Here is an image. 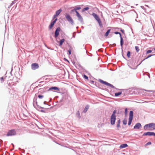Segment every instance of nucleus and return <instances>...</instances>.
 <instances>
[{
  "label": "nucleus",
  "instance_id": "nucleus-40",
  "mask_svg": "<svg viewBox=\"0 0 155 155\" xmlns=\"http://www.w3.org/2000/svg\"><path fill=\"white\" fill-rule=\"evenodd\" d=\"M86 73H87L88 75H89V78L90 79H91V78H93L94 79H95V78H94L91 75V74L89 73V72H88V71H86Z\"/></svg>",
  "mask_w": 155,
  "mask_h": 155
},
{
  "label": "nucleus",
  "instance_id": "nucleus-53",
  "mask_svg": "<svg viewBox=\"0 0 155 155\" xmlns=\"http://www.w3.org/2000/svg\"><path fill=\"white\" fill-rule=\"evenodd\" d=\"M141 7L144 10H145V12H146V8H145L143 6H141Z\"/></svg>",
  "mask_w": 155,
  "mask_h": 155
},
{
  "label": "nucleus",
  "instance_id": "nucleus-24",
  "mask_svg": "<svg viewBox=\"0 0 155 155\" xmlns=\"http://www.w3.org/2000/svg\"><path fill=\"white\" fill-rule=\"evenodd\" d=\"M128 147V145L127 143H125L120 145L119 147V148L120 149H123L126 148Z\"/></svg>",
  "mask_w": 155,
  "mask_h": 155
},
{
  "label": "nucleus",
  "instance_id": "nucleus-35",
  "mask_svg": "<svg viewBox=\"0 0 155 155\" xmlns=\"http://www.w3.org/2000/svg\"><path fill=\"white\" fill-rule=\"evenodd\" d=\"M76 115L78 117V118L79 119H80L81 117V116L80 115V112L79 110L76 113Z\"/></svg>",
  "mask_w": 155,
  "mask_h": 155
},
{
  "label": "nucleus",
  "instance_id": "nucleus-32",
  "mask_svg": "<svg viewBox=\"0 0 155 155\" xmlns=\"http://www.w3.org/2000/svg\"><path fill=\"white\" fill-rule=\"evenodd\" d=\"M90 9L88 6H87L86 7H85L83 9H82L81 12H85V11H87L89 10Z\"/></svg>",
  "mask_w": 155,
  "mask_h": 155
},
{
  "label": "nucleus",
  "instance_id": "nucleus-52",
  "mask_svg": "<svg viewBox=\"0 0 155 155\" xmlns=\"http://www.w3.org/2000/svg\"><path fill=\"white\" fill-rule=\"evenodd\" d=\"M4 78L3 77H2L0 78V79L2 83L4 81Z\"/></svg>",
  "mask_w": 155,
  "mask_h": 155
},
{
  "label": "nucleus",
  "instance_id": "nucleus-4",
  "mask_svg": "<svg viewBox=\"0 0 155 155\" xmlns=\"http://www.w3.org/2000/svg\"><path fill=\"white\" fill-rule=\"evenodd\" d=\"M65 17L67 20L70 23L71 25H74V21L69 13L67 12L65 13Z\"/></svg>",
  "mask_w": 155,
  "mask_h": 155
},
{
  "label": "nucleus",
  "instance_id": "nucleus-38",
  "mask_svg": "<svg viewBox=\"0 0 155 155\" xmlns=\"http://www.w3.org/2000/svg\"><path fill=\"white\" fill-rule=\"evenodd\" d=\"M134 88H132L129 89H127V90H130L129 93V94L132 95L131 93H132V91H133L134 90Z\"/></svg>",
  "mask_w": 155,
  "mask_h": 155
},
{
  "label": "nucleus",
  "instance_id": "nucleus-54",
  "mask_svg": "<svg viewBox=\"0 0 155 155\" xmlns=\"http://www.w3.org/2000/svg\"><path fill=\"white\" fill-rule=\"evenodd\" d=\"M15 1H12L10 4V6H12L14 4H15Z\"/></svg>",
  "mask_w": 155,
  "mask_h": 155
},
{
  "label": "nucleus",
  "instance_id": "nucleus-2",
  "mask_svg": "<svg viewBox=\"0 0 155 155\" xmlns=\"http://www.w3.org/2000/svg\"><path fill=\"white\" fill-rule=\"evenodd\" d=\"M98 81L100 83H101L102 84H103L107 86H108L113 88L116 89L117 90L122 91V89H119L117 88H116L115 86H113L111 84L106 81H104L101 79H98Z\"/></svg>",
  "mask_w": 155,
  "mask_h": 155
},
{
  "label": "nucleus",
  "instance_id": "nucleus-12",
  "mask_svg": "<svg viewBox=\"0 0 155 155\" xmlns=\"http://www.w3.org/2000/svg\"><path fill=\"white\" fill-rule=\"evenodd\" d=\"M62 9L61 8H60L57 10L55 12V14L52 17L53 19H54L56 18L58 16L60 13L62 12Z\"/></svg>",
  "mask_w": 155,
  "mask_h": 155
},
{
  "label": "nucleus",
  "instance_id": "nucleus-31",
  "mask_svg": "<svg viewBox=\"0 0 155 155\" xmlns=\"http://www.w3.org/2000/svg\"><path fill=\"white\" fill-rule=\"evenodd\" d=\"M122 92L119 91L117 92H116L114 94V96L115 97H117L119 96L120 95L122 94Z\"/></svg>",
  "mask_w": 155,
  "mask_h": 155
},
{
  "label": "nucleus",
  "instance_id": "nucleus-6",
  "mask_svg": "<svg viewBox=\"0 0 155 155\" xmlns=\"http://www.w3.org/2000/svg\"><path fill=\"white\" fill-rule=\"evenodd\" d=\"M114 34L116 35H119L120 38V45L122 49L123 48V45L124 44V40L123 38L122 37V34L121 33L118 31H115L114 32Z\"/></svg>",
  "mask_w": 155,
  "mask_h": 155
},
{
  "label": "nucleus",
  "instance_id": "nucleus-7",
  "mask_svg": "<svg viewBox=\"0 0 155 155\" xmlns=\"http://www.w3.org/2000/svg\"><path fill=\"white\" fill-rule=\"evenodd\" d=\"M47 91H52L58 93H60V92H59L60 88L56 86H51L49 88L48 90Z\"/></svg>",
  "mask_w": 155,
  "mask_h": 155
},
{
  "label": "nucleus",
  "instance_id": "nucleus-26",
  "mask_svg": "<svg viewBox=\"0 0 155 155\" xmlns=\"http://www.w3.org/2000/svg\"><path fill=\"white\" fill-rule=\"evenodd\" d=\"M68 47H70V48L68 51V55H70L71 54V50L72 49V48L71 47L69 44L68 45Z\"/></svg>",
  "mask_w": 155,
  "mask_h": 155
},
{
  "label": "nucleus",
  "instance_id": "nucleus-36",
  "mask_svg": "<svg viewBox=\"0 0 155 155\" xmlns=\"http://www.w3.org/2000/svg\"><path fill=\"white\" fill-rule=\"evenodd\" d=\"M117 113V110L116 109H115L112 112V113L111 116H116L115 114Z\"/></svg>",
  "mask_w": 155,
  "mask_h": 155
},
{
  "label": "nucleus",
  "instance_id": "nucleus-48",
  "mask_svg": "<svg viewBox=\"0 0 155 155\" xmlns=\"http://www.w3.org/2000/svg\"><path fill=\"white\" fill-rule=\"evenodd\" d=\"M44 97V95H39L38 96V97L40 99H42Z\"/></svg>",
  "mask_w": 155,
  "mask_h": 155
},
{
  "label": "nucleus",
  "instance_id": "nucleus-29",
  "mask_svg": "<svg viewBox=\"0 0 155 155\" xmlns=\"http://www.w3.org/2000/svg\"><path fill=\"white\" fill-rule=\"evenodd\" d=\"M83 78L85 80V81L87 80V81H89V78L85 74H84L82 75Z\"/></svg>",
  "mask_w": 155,
  "mask_h": 155
},
{
  "label": "nucleus",
  "instance_id": "nucleus-64",
  "mask_svg": "<svg viewBox=\"0 0 155 155\" xmlns=\"http://www.w3.org/2000/svg\"><path fill=\"white\" fill-rule=\"evenodd\" d=\"M72 63L74 65H75V62L74 61H72Z\"/></svg>",
  "mask_w": 155,
  "mask_h": 155
},
{
  "label": "nucleus",
  "instance_id": "nucleus-18",
  "mask_svg": "<svg viewBox=\"0 0 155 155\" xmlns=\"http://www.w3.org/2000/svg\"><path fill=\"white\" fill-rule=\"evenodd\" d=\"M129 61L130 62L129 63L130 64L131 66H133L135 65V64L136 63V61L135 59L133 58Z\"/></svg>",
  "mask_w": 155,
  "mask_h": 155
},
{
  "label": "nucleus",
  "instance_id": "nucleus-10",
  "mask_svg": "<svg viewBox=\"0 0 155 155\" xmlns=\"http://www.w3.org/2000/svg\"><path fill=\"white\" fill-rule=\"evenodd\" d=\"M61 29L60 27L57 28L55 31H54V37L56 38L58 36L60 32H61Z\"/></svg>",
  "mask_w": 155,
  "mask_h": 155
},
{
  "label": "nucleus",
  "instance_id": "nucleus-39",
  "mask_svg": "<svg viewBox=\"0 0 155 155\" xmlns=\"http://www.w3.org/2000/svg\"><path fill=\"white\" fill-rule=\"evenodd\" d=\"M123 124L124 125H126L127 124V121L126 119H124L122 121Z\"/></svg>",
  "mask_w": 155,
  "mask_h": 155
},
{
  "label": "nucleus",
  "instance_id": "nucleus-30",
  "mask_svg": "<svg viewBox=\"0 0 155 155\" xmlns=\"http://www.w3.org/2000/svg\"><path fill=\"white\" fill-rule=\"evenodd\" d=\"M111 31L110 29H108L104 34V36L105 37L108 36Z\"/></svg>",
  "mask_w": 155,
  "mask_h": 155
},
{
  "label": "nucleus",
  "instance_id": "nucleus-58",
  "mask_svg": "<svg viewBox=\"0 0 155 155\" xmlns=\"http://www.w3.org/2000/svg\"><path fill=\"white\" fill-rule=\"evenodd\" d=\"M46 82H44V81H41L40 82H39V83H43V84L42 85V86L45 83H46Z\"/></svg>",
  "mask_w": 155,
  "mask_h": 155
},
{
  "label": "nucleus",
  "instance_id": "nucleus-15",
  "mask_svg": "<svg viewBox=\"0 0 155 155\" xmlns=\"http://www.w3.org/2000/svg\"><path fill=\"white\" fill-rule=\"evenodd\" d=\"M39 68V64L37 63H35L31 64V68L33 70H35Z\"/></svg>",
  "mask_w": 155,
  "mask_h": 155
},
{
  "label": "nucleus",
  "instance_id": "nucleus-8",
  "mask_svg": "<svg viewBox=\"0 0 155 155\" xmlns=\"http://www.w3.org/2000/svg\"><path fill=\"white\" fill-rule=\"evenodd\" d=\"M16 132L15 129H12L9 130L6 135L7 136H12L16 135Z\"/></svg>",
  "mask_w": 155,
  "mask_h": 155
},
{
  "label": "nucleus",
  "instance_id": "nucleus-50",
  "mask_svg": "<svg viewBox=\"0 0 155 155\" xmlns=\"http://www.w3.org/2000/svg\"><path fill=\"white\" fill-rule=\"evenodd\" d=\"M86 54H87V55H88V56H90V57H92L93 55V54H91V53H87V51H86Z\"/></svg>",
  "mask_w": 155,
  "mask_h": 155
},
{
  "label": "nucleus",
  "instance_id": "nucleus-33",
  "mask_svg": "<svg viewBox=\"0 0 155 155\" xmlns=\"http://www.w3.org/2000/svg\"><path fill=\"white\" fill-rule=\"evenodd\" d=\"M66 99V95H63L61 99L60 100L59 102L61 103L63 101H64Z\"/></svg>",
  "mask_w": 155,
  "mask_h": 155
},
{
  "label": "nucleus",
  "instance_id": "nucleus-46",
  "mask_svg": "<svg viewBox=\"0 0 155 155\" xmlns=\"http://www.w3.org/2000/svg\"><path fill=\"white\" fill-rule=\"evenodd\" d=\"M152 52V50H147L146 54H147L149 53H151Z\"/></svg>",
  "mask_w": 155,
  "mask_h": 155
},
{
  "label": "nucleus",
  "instance_id": "nucleus-51",
  "mask_svg": "<svg viewBox=\"0 0 155 155\" xmlns=\"http://www.w3.org/2000/svg\"><path fill=\"white\" fill-rule=\"evenodd\" d=\"M63 60L65 61H67V62H68V63H70V62H69V60H68L66 58H63Z\"/></svg>",
  "mask_w": 155,
  "mask_h": 155
},
{
  "label": "nucleus",
  "instance_id": "nucleus-62",
  "mask_svg": "<svg viewBox=\"0 0 155 155\" xmlns=\"http://www.w3.org/2000/svg\"><path fill=\"white\" fill-rule=\"evenodd\" d=\"M98 51L101 52H102V50L101 49H99L98 50Z\"/></svg>",
  "mask_w": 155,
  "mask_h": 155
},
{
  "label": "nucleus",
  "instance_id": "nucleus-59",
  "mask_svg": "<svg viewBox=\"0 0 155 155\" xmlns=\"http://www.w3.org/2000/svg\"><path fill=\"white\" fill-rule=\"evenodd\" d=\"M45 47H46L48 49H51V50H53V49H51L48 46L46 45H45Z\"/></svg>",
  "mask_w": 155,
  "mask_h": 155
},
{
  "label": "nucleus",
  "instance_id": "nucleus-16",
  "mask_svg": "<svg viewBox=\"0 0 155 155\" xmlns=\"http://www.w3.org/2000/svg\"><path fill=\"white\" fill-rule=\"evenodd\" d=\"M122 91H123L122 94L123 95V97L127 95H128L129 93V90L124 89H122Z\"/></svg>",
  "mask_w": 155,
  "mask_h": 155
},
{
  "label": "nucleus",
  "instance_id": "nucleus-60",
  "mask_svg": "<svg viewBox=\"0 0 155 155\" xmlns=\"http://www.w3.org/2000/svg\"><path fill=\"white\" fill-rule=\"evenodd\" d=\"M121 50H122V49H121ZM123 50L122 49V56L123 57V58L125 59H126L125 57L123 55Z\"/></svg>",
  "mask_w": 155,
  "mask_h": 155
},
{
  "label": "nucleus",
  "instance_id": "nucleus-42",
  "mask_svg": "<svg viewBox=\"0 0 155 155\" xmlns=\"http://www.w3.org/2000/svg\"><path fill=\"white\" fill-rule=\"evenodd\" d=\"M152 144V143L150 141H149L147 142L146 143L145 145V147H146L148 145H150Z\"/></svg>",
  "mask_w": 155,
  "mask_h": 155
},
{
  "label": "nucleus",
  "instance_id": "nucleus-14",
  "mask_svg": "<svg viewBox=\"0 0 155 155\" xmlns=\"http://www.w3.org/2000/svg\"><path fill=\"white\" fill-rule=\"evenodd\" d=\"M76 15L78 18V20L82 24H84L83 18L79 13H76Z\"/></svg>",
  "mask_w": 155,
  "mask_h": 155
},
{
  "label": "nucleus",
  "instance_id": "nucleus-47",
  "mask_svg": "<svg viewBox=\"0 0 155 155\" xmlns=\"http://www.w3.org/2000/svg\"><path fill=\"white\" fill-rule=\"evenodd\" d=\"M128 114V110L127 108H126L124 111V114L125 115H127Z\"/></svg>",
  "mask_w": 155,
  "mask_h": 155
},
{
  "label": "nucleus",
  "instance_id": "nucleus-3",
  "mask_svg": "<svg viewBox=\"0 0 155 155\" xmlns=\"http://www.w3.org/2000/svg\"><path fill=\"white\" fill-rule=\"evenodd\" d=\"M92 15L97 21L99 26L101 28L103 27L102 23L99 16L96 13L94 12L92 13Z\"/></svg>",
  "mask_w": 155,
  "mask_h": 155
},
{
  "label": "nucleus",
  "instance_id": "nucleus-57",
  "mask_svg": "<svg viewBox=\"0 0 155 155\" xmlns=\"http://www.w3.org/2000/svg\"><path fill=\"white\" fill-rule=\"evenodd\" d=\"M144 90L146 91L149 92H151L153 91L152 90Z\"/></svg>",
  "mask_w": 155,
  "mask_h": 155
},
{
  "label": "nucleus",
  "instance_id": "nucleus-5",
  "mask_svg": "<svg viewBox=\"0 0 155 155\" xmlns=\"http://www.w3.org/2000/svg\"><path fill=\"white\" fill-rule=\"evenodd\" d=\"M134 117V112L132 110H130L129 112V117L128 118V125L130 126L132 122Z\"/></svg>",
  "mask_w": 155,
  "mask_h": 155
},
{
  "label": "nucleus",
  "instance_id": "nucleus-20",
  "mask_svg": "<svg viewBox=\"0 0 155 155\" xmlns=\"http://www.w3.org/2000/svg\"><path fill=\"white\" fill-rule=\"evenodd\" d=\"M151 131H147L144 132L143 134V136H151Z\"/></svg>",
  "mask_w": 155,
  "mask_h": 155
},
{
  "label": "nucleus",
  "instance_id": "nucleus-21",
  "mask_svg": "<svg viewBox=\"0 0 155 155\" xmlns=\"http://www.w3.org/2000/svg\"><path fill=\"white\" fill-rule=\"evenodd\" d=\"M121 122L120 119L119 118H118V119L117 120V126L116 127L117 128V130H119V128L120 127V125Z\"/></svg>",
  "mask_w": 155,
  "mask_h": 155
},
{
  "label": "nucleus",
  "instance_id": "nucleus-22",
  "mask_svg": "<svg viewBox=\"0 0 155 155\" xmlns=\"http://www.w3.org/2000/svg\"><path fill=\"white\" fill-rule=\"evenodd\" d=\"M89 105L88 104L86 105L84 108V110L83 111V113H86V112L88 110L89 107Z\"/></svg>",
  "mask_w": 155,
  "mask_h": 155
},
{
  "label": "nucleus",
  "instance_id": "nucleus-45",
  "mask_svg": "<svg viewBox=\"0 0 155 155\" xmlns=\"http://www.w3.org/2000/svg\"><path fill=\"white\" fill-rule=\"evenodd\" d=\"M88 82L91 84H94V81L91 80L89 79V81H88Z\"/></svg>",
  "mask_w": 155,
  "mask_h": 155
},
{
  "label": "nucleus",
  "instance_id": "nucleus-17",
  "mask_svg": "<svg viewBox=\"0 0 155 155\" xmlns=\"http://www.w3.org/2000/svg\"><path fill=\"white\" fill-rule=\"evenodd\" d=\"M141 127L142 125L139 122H138L136 124L135 126L134 127V129L139 130Z\"/></svg>",
  "mask_w": 155,
  "mask_h": 155
},
{
  "label": "nucleus",
  "instance_id": "nucleus-44",
  "mask_svg": "<svg viewBox=\"0 0 155 155\" xmlns=\"http://www.w3.org/2000/svg\"><path fill=\"white\" fill-rule=\"evenodd\" d=\"M60 33L61 34V37L63 38L64 36V35H65V33L62 30Z\"/></svg>",
  "mask_w": 155,
  "mask_h": 155
},
{
  "label": "nucleus",
  "instance_id": "nucleus-23",
  "mask_svg": "<svg viewBox=\"0 0 155 155\" xmlns=\"http://www.w3.org/2000/svg\"><path fill=\"white\" fill-rule=\"evenodd\" d=\"M94 85H95L97 87H98L100 89H101L103 90H105V91L107 90V89H105L104 88H101L100 86L99 85V83L97 82H94Z\"/></svg>",
  "mask_w": 155,
  "mask_h": 155
},
{
  "label": "nucleus",
  "instance_id": "nucleus-37",
  "mask_svg": "<svg viewBox=\"0 0 155 155\" xmlns=\"http://www.w3.org/2000/svg\"><path fill=\"white\" fill-rule=\"evenodd\" d=\"M127 56L128 58H130L131 55V52L130 51H127Z\"/></svg>",
  "mask_w": 155,
  "mask_h": 155
},
{
  "label": "nucleus",
  "instance_id": "nucleus-56",
  "mask_svg": "<svg viewBox=\"0 0 155 155\" xmlns=\"http://www.w3.org/2000/svg\"><path fill=\"white\" fill-rule=\"evenodd\" d=\"M151 136H153L155 137V133L153 132H152Z\"/></svg>",
  "mask_w": 155,
  "mask_h": 155
},
{
  "label": "nucleus",
  "instance_id": "nucleus-49",
  "mask_svg": "<svg viewBox=\"0 0 155 155\" xmlns=\"http://www.w3.org/2000/svg\"><path fill=\"white\" fill-rule=\"evenodd\" d=\"M155 56V54H150L147 55V58H150V57H151L152 56Z\"/></svg>",
  "mask_w": 155,
  "mask_h": 155
},
{
  "label": "nucleus",
  "instance_id": "nucleus-63",
  "mask_svg": "<svg viewBox=\"0 0 155 155\" xmlns=\"http://www.w3.org/2000/svg\"><path fill=\"white\" fill-rule=\"evenodd\" d=\"M46 101H44L43 102V104H45V105H47V104L46 103Z\"/></svg>",
  "mask_w": 155,
  "mask_h": 155
},
{
  "label": "nucleus",
  "instance_id": "nucleus-11",
  "mask_svg": "<svg viewBox=\"0 0 155 155\" xmlns=\"http://www.w3.org/2000/svg\"><path fill=\"white\" fill-rule=\"evenodd\" d=\"M53 19H52L50 22V25H49L48 28L49 30H51L52 29L53 27L54 26L55 24L58 20L57 18L54 19V20H53Z\"/></svg>",
  "mask_w": 155,
  "mask_h": 155
},
{
  "label": "nucleus",
  "instance_id": "nucleus-13",
  "mask_svg": "<svg viewBox=\"0 0 155 155\" xmlns=\"http://www.w3.org/2000/svg\"><path fill=\"white\" fill-rule=\"evenodd\" d=\"M116 120V116H111L110 118V124L111 125L115 124Z\"/></svg>",
  "mask_w": 155,
  "mask_h": 155
},
{
  "label": "nucleus",
  "instance_id": "nucleus-28",
  "mask_svg": "<svg viewBox=\"0 0 155 155\" xmlns=\"http://www.w3.org/2000/svg\"><path fill=\"white\" fill-rule=\"evenodd\" d=\"M65 41V39L64 38H63L62 39H61L60 40V42L59 44V46H61L63 44V43Z\"/></svg>",
  "mask_w": 155,
  "mask_h": 155
},
{
  "label": "nucleus",
  "instance_id": "nucleus-61",
  "mask_svg": "<svg viewBox=\"0 0 155 155\" xmlns=\"http://www.w3.org/2000/svg\"><path fill=\"white\" fill-rule=\"evenodd\" d=\"M143 61V60L142 61L140 62L139 64L137 65V67L138 66H139L140 65Z\"/></svg>",
  "mask_w": 155,
  "mask_h": 155
},
{
  "label": "nucleus",
  "instance_id": "nucleus-19",
  "mask_svg": "<svg viewBox=\"0 0 155 155\" xmlns=\"http://www.w3.org/2000/svg\"><path fill=\"white\" fill-rule=\"evenodd\" d=\"M148 128H151V123L146 124L143 126V128L145 130H147Z\"/></svg>",
  "mask_w": 155,
  "mask_h": 155
},
{
  "label": "nucleus",
  "instance_id": "nucleus-9",
  "mask_svg": "<svg viewBox=\"0 0 155 155\" xmlns=\"http://www.w3.org/2000/svg\"><path fill=\"white\" fill-rule=\"evenodd\" d=\"M82 5H78L74 7V9H71L70 12V14H72L74 12H75L76 13H79L77 10H80L81 8V6Z\"/></svg>",
  "mask_w": 155,
  "mask_h": 155
},
{
  "label": "nucleus",
  "instance_id": "nucleus-55",
  "mask_svg": "<svg viewBox=\"0 0 155 155\" xmlns=\"http://www.w3.org/2000/svg\"><path fill=\"white\" fill-rule=\"evenodd\" d=\"M48 75H45V76H43L42 78L39 79V80H38V81H40V80H41V79H42V78H44L45 77H48Z\"/></svg>",
  "mask_w": 155,
  "mask_h": 155
},
{
  "label": "nucleus",
  "instance_id": "nucleus-25",
  "mask_svg": "<svg viewBox=\"0 0 155 155\" xmlns=\"http://www.w3.org/2000/svg\"><path fill=\"white\" fill-rule=\"evenodd\" d=\"M115 28L116 29L119 30V31H120L123 35H125V31L124 30V29H122L121 28H118V27H116Z\"/></svg>",
  "mask_w": 155,
  "mask_h": 155
},
{
  "label": "nucleus",
  "instance_id": "nucleus-43",
  "mask_svg": "<svg viewBox=\"0 0 155 155\" xmlns=\"http://www.w3.org/2000/svg\"><path fill=\"white\" fill-rule=\"evenodd\" d=\"M131 94H139V92H135L134 91H132V92Z\"/></svg>",
  "mask_w": 155,
  "mask_h": 155
},
{
  "label": "nucleus",
  "instance_id": "nucleus-41",
  "mask_svg": "<svg viewBox=\"0 0 155 155\" xmlns=\"http://www.w3.org/2000/svg\"><path fill=\"white\" fill-rule=\"evenodd\" d=\"M135 48L136 52H138L140 50L139 47L138 46H135Z\"/></svg>",
  "mask_w": 155,
  "mask_h": 155
},
{
  "label": "nucleus",
  "instance_id": "nucleus-1",
  "mask_svg": "<svg viewBox=\"0 0 155 155\" xmlns=\"http://www.w3.org/2000/svg\"><path fill=\"white\" fill-rule=\"evenodd\" d=\"M37 98L35 97H34L33 104L34 107L35 108L38 110L40 111V109H49V108H45L44 107H42L39 106L38 104V102H37Z\"/></svg>",
  "mask_w": 155,
  "mask_h": 155
},
{
  "label": "nucleus",
  "instance_id": "nucleus-27",
  "mask_svg": "<svg viewBox=\"0 0 155 155\" xmlns=\"http://www.w3.org/2000/svg\"><path fill=\"white\" fill-rule=\"evenodd\" d=\"M53 107L52 106V107H51L50 108H48L49 109H41V110H40V111L41 112H42V113H46L48 112V111H47V110H49L50 109H51Z\"/></svg>",
  "mask_w": 155,
  "mask_h": 155
},
{
  "label": "nucleus",
  "instance_id": "nucleus-34",
  "mask_svg": "<svg viewBox=\"0 0 155 155\" xmlns=\"http://www.w3.org/2000/svg\"><path fill=\"white\" fill-rule=\"evenodd\" d=\"M151 128H152L153 130H155V123H151Z\"/></svg>",
  "mask_w": 155,
  "mask_h": 155
}]
</instances>
